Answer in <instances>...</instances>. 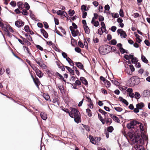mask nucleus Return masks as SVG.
<instances>
[{"instance_id":"nucleus-64","label":"nucleus","mask_w":150,"mask_h":150,"mask_svg":"<svg viewBox=\"0 0 150 150\" xmlns=\"http://www.w3.org/2000/svg\"><path fill=\"white\" fill-rule=\"evenodd\" d=\"M119 50L121 53L122 54H123L125 52V50L122 47L120 48Z\"/></svg>"},{"instance_id":"nucleus-47","label":"nucleus","mask_w":150,"mask_h":150,"mask_svg":"<svg viewBox=\"0 0 150 150\" xmlns=\"http://www.w3.org/2000/svg\"><path fill=\"white\" fill-rule=\"evenodd\" d=\"M10 4L13 7H15L16 6V2L14 1H11L10 3Z\"/></svg>"},{"instance_id":"nucleus-9","label":"nucleus","mask_w":150,"mask_h":150,"mask_svg":"<svg viewBox=\"0 0 150 150\" xmlns=\"http://www.w3.org/2000/svg\"><path fill=\"white\" fill-rule=\"evenodd\" d=\"M117 32L118 33L120 34V35L122 36L123 38H125L126 37V33L122 29H118L117 30Z\"/></svg>"},{"instance_id":"nucleus-59","label":"nucleus","mask_w":150,"mask_h":150,"mask_svg":"<svg viewBox=\"0 0 150 150\" xmlns=\"http://www.w3.org/2000/svg\"><path fill=\"white\" fill-rule=\"evenodd\" d=\"M129 68L130 69V70L132 71L131 73H132V72L134 71L135 70L134 68V66L132 65H129Z\"/></svg>"},{"instance_id":"nucleus-25","label":"nucleus","mask_w":150,"mask_h":150,"mask_svg":"<svg viewBox=\"0 0 150 150\" xmlns=\"http://www.w3.org/2000/svg\"><path fill=\"white\" fill-rule=\"evenodd\" d=\"M55 73L53 71L48 70L47 71V73L49 77H51L52 76H54Z\"/></svg>"},{"instance_id":"nucleus-43","label":"nucleus","mask_w":150,"mask_h":150,"mask_svg":"<svg viewBox=\"0 0 150 150\" xmlns=\"http://www.w3.org/2000/svg\"><path fill=\"white\" fill-rule=\"evenodd\" d=\"M84 98L87 99L86 101H88L89 103L92 102L91 98L89 97L85 96L84 97Z\"/></svg>"},{"instance_id":"nucleus-58","label":"nucleus","mask_w":150,"mask_h":150,"mask_svg":"<svg viewBox=\"0 0 150 150\" xmlns=\"http://www.w3.org/2000/svg\"><path fill=\"white\" fill-rule=\"evenodd\" d=\"M120 15L121 17H124V13L122 9H121L120 10Z\"/></svg>"},{"instance_id":"nucleus-23","label":"nucleus","mask_w":150,"mask_h":150,"mask_svg":"<svg viewBox=\"0 0 150 150\" xmlns=\"http://www.w3.org/2000/svg\"><path fill=\"white\" fill-rule=\"evenodd\" d=\"M119 99L120 100V101L122 102L123 103H124L126 105H128L129 103L127 101V100L124 99H123L122 97H119Z\"/></svg>"},{"instance_id":"nucleus-28","label":"nucleus","mask_w":150,"mask_h":150,"mask_svg":"<svg viewBox=\"0 0 150 150\" xmlns=\"http://www.w3.org/2000/svg\"><path fill=\"white\" fill-rule=\"evenodd\" d=\"M66 60L72 66H74V64L73 61L69 57H67Z\"/></svg>"},{"instance_id":"nucleus-32","label":"nucleus","mask_w":150,"mask_h":150,"mask_svg":"<svg viewBox=\"0 0 150 150\" xmlns=\"http://www.w3.org/2000/svg\"><path fill=\"white\" fill-rule=\"evenodd\" d=\"M107 132H111L114 130V128L112 126H109L107 127Z\"/></svg>"},{"instance_id":"nucleus-41","label":"nucleus","mask_w":150,"mask_h":150,"mask_svg":"<svg viewBox=\"0 0 150 150\" xmlns=\"http://www.w3.org/2000/svg\"><path fill=\"white\" fill-rule=\"evenodd\" d=\"M138 61V59L136 57H133L131 60L132 62L134 64H136Z\"/></svg>"},{"instance_id":"nucleus-45","label":"nucleus","mask_w":150,"mask_h":150,"mask_svg":"<svg viewBox=\"0 0 150 150\" xmlns=\"http://www.w3.org/2000/svg\"><path fill=\"white\" fill-rule=\"evenodd\" d=\"M58 88L62 93L63 92H64V88L63 86H58Z\"/></svg>"},{"instance_id":"nucleus-4","label":"nucleus","mask_w":150,"mask_h":150,"mask_svg":"<svg viewBox=\"0 0 150 150\" xmlns=\"http://www.w3.org/2000/svg\"><path fill=\"white\" fill-rule=\"evenodd\" d=\"M132 132H134V133L131 132H128V135L130 138L133 139H134L136 141L138 140L139 139V142H141V138H140L141 135V132H135L133 131Z\"/></svg>"},{"instance_id":"nucleus-1","label":"nucleus","mask_w":150,"mask_h":150,"mask_svg":"<svg viewBox=\"0 0 150 150\" xmlns=\"http://www.w3.org/2000/svg\"><path fill=\"white\" fill-rule=\"evenodd\" d=\"M127 127L128 129L132 130L134 129L133 132H141V123L136 120H133L130 121L127 124Z\"/></svg>"},{"instance_id":"nucleus-63","label":"nucleus","mask_w":150,"mask_h":150,"mask_svg":"<svg viewBox=\"0 0 150 150\" xmlns=\"http://www.w3.org/2000/svg\"><path fill=\"white\" fill-rule=\"evenodd\" d=\"M87 13L85 11H83V13L82 17L83 18H85L87 16Z\"/></svg>"},{"instance_id":"nucleus-21","label":"nucleus","mask_w":150,"mask_h":150,"mask_svg":"<svg viewBox=\"0 0 150 150\" xmlns=\"http://www.w3.org/2000/svg\"><path fill=\"white\" fill-rule=\"evenodd\" d=\"M37 75L39 77L41 78L42 77L43 74L42 72L39 69H38L36 71H35Z\"/></svg>"},{"instance_id":"nucleus-60","label":"nucleus","mask_w":150,"mask_h":150,"mask_svg":"<svg viewBox=\"0 0 150 150\" xmlns=\"http://www.w3.org/2000/svg\"><path fill=\"white\" fill-rule=\"evenodd\" d=\"M116 49L115 47H110V52H111L112 50L113 52H115L116 51Z\"/></svg>"},{"instance_id":"nucleus-20","label":"nucleus","mask_w":150,"mask_h":150,"mask_svg":"<svg viewBox=\"0 0 150 150\" xmlns=\"http://www.w3.org/2000/svg\"><path fill=\"white\" fill-rule=\"evenodd\" d=\"M55 75L57 77L59 78V79L62 80L63 81H65L64 79L63 76L59 74L58 72H56L55 73Z\"/></svg>"},{"instance_id":"nucleus-26","label":"nucleus","mask_w":150,"mask_h":150,"mask_svg":"<svg viewBox=\"0 0 150 150\" xmlns=\"http://www.w3.org/2000/svg\"><path fill=\"white\" fill-rule=\"evenodd\" d=\"M98 116L99 120L101 122L102 124L104 125L105 124V122L104 121V119H103L101 115L99 113H98Z\"/></svg>"},{"instance_id":"nucleus-38","label":"nucleus","mask_w":150,"mask_h":150,"mask_svg":"<svg viewBox=\"0 0 150 150\" xmlns=\"http://www.w3.org/2000/svg\"><path fill=\"white\" fill-rule=\"evenodd\" d=\"M134 97L136 99H138L140 98V94L137 92H136L134 95Z\"/></svg>"},{"instance_id":"nucleus-27","label":"nucleus","mask_w":150,"mask_h":150,"mask_svg":"<svg viewBox=\"0 0 150 150\" xmlns=\"http://www.w3.org/2000/svg\"><path fill=\"white\" fill-rule=\"evenodd\" d=\"M65 13L66 14V15H67V16H68V15H67V13L64 11H62L61 10H59L57 12V14L58 15H61V16H62L63 15V13Z\"/></svg>"},{"instance_id":"nucleus-55","label":"nucleus","mask_w":150,"mask_h":150,"mask_svg":"<svg viewBox=\"0 0 150 150\" xmlns=\"http://www.w3.org/2000/svg\"><path fill=\"white\" fill-rule=\"evenodd\" d=\"M79 46L81 48H83L84 45L80 41H79L78 43Z\"/></svg>"},{"instance_id":"nucleus-19","label":"nucleus","mask_w":150,"mask_h":150,"mask_svg":"<svg viewBox=\"0 0 150 150\" xmlns=\"http://www.w3.org/2000/svg\"><path fill=\"white\" fill-rule=\"evenodd\" d=\"M150 91L149 90H144L143 93V95L145 97H148L150 95Z\"/></svg>"},{"instance_id":"nucleus-11","label":"nucleus","mask_w":150,"mask_h":150,"mask_svg":"<svg viewBox=\"0 0 150 150\" xmlns=\"http://www.w3.org/2000/svg\"><path fill=\"white\" fill-rule=\"evenodd\" d=\"M75 64L76 66L79 68L83 69L85 72H86L85 69H83V66L80 62H75Z\"/></svg>"},{"instance_id":"nucleus-56","label":"nucleus","mask_w":150,"mask_h":150,"mask_svg":"<svg viewBox=\"0 0 150 150\" xmlns=\"http://www.w3.org/2000/svg\"><path fill=\"white\" fill-rule=\"evenodd\" d=\"M83 127L87 131H89L90 130V127L88 125H83Z\"/></svg>"},{"instance_id":"nucleus-24","label":"nucleus","mask_w":150,"mask_h":150,"mask_svg":"<svg viewBox=\"0 0 150 150\" xmlns=\"http://www.w3.org/2000/svg\"><path fill=\"white\" fill-rule=\"evenodd\" d=\"M83 28L86 33L87 34H89L90 33V29L88 26L87 25H84V26H83Z\"/></svg>"},{"instance_id":"nucleus-5","label":"nucleus","mask_w":150,"mask_h":150,"mask_svg":"<svg viewBox=\"0 0 150 150\" xmlns=\"http://www.w3.org/2000/svg\"><path fill=\"white\" fill-rule=\"evenodd\" d=\"M132 85L134 86V85L138 84L140 82V78L137 76L132 77L130 79Z\"/></svg>"},{"instance_id":"nucleus-44","label":"nucleus","mask_w":150,"mask_h":150,"mask_svg":"<svg viewBox=\"0 0 150 150\" xmlns=\"http://www.w3.org/2000/svg\"><path fill=\"white\" fill-rule=\"evenodd\" d=\"M113 117H113L112 119L114 121H115L116 122H119L120 120L118 117H117L115 116H113Z\"/></svg>"},{"instance_id":"nucleus-7","label":"nucleus","mask_w":150,"mask_h":150,"mask_svg":"<svg viewBox=\"0 0 150 150\" xmlns=\"http://www.w3.org/2000/svg\"><path fill=\"white\" fill-rule=\"evenodd\" d=\"M24 22L22 21L19 20L15 22V25L18 28H21L24 25Z\"/></svg>"},{"instance_id":"nucleus-46","label":"nucleus","mask_w":150,"mask_h":150,"mask_svg":"<svg viewBox=\"0 0 150 150\" xmlns=\"http://www.w3.org/2000/svg\"><path fill=\"white\" fill-rule=\"evenodd\" d=\"M25 36H26L27 39H28L30 41H31L32 40V38L31 36L26 34H25Z\"/></svg>"},{"instance_id":"nucleus-57","label":"nucleus","mask_w":150,"mask_h":150,"mask_svg":"<svg viewBox=\"0 0 150 150\" xmlns=\"http://www.w3.org/2000/svg\"><path fill=\"white\" fill-rule=\"evenodd\" d=\"M62 109L65 112L69 114V112L68 109L65 108L63 107H62Z\"/></svg>"},{"instance_id":"nucleus-31","label":"nucleus","mask_w":150,"mask_h":150,"mask_svg":"<svg viewBox=\"0 0 150 150\" xmlns=\"http://www.w3.org/2000/svg\"><path fill=\"white\" fill-rule=\"evenodd\" d=\"M141 59L143 62L146 63H147L148 62V60L144 56H141Z\"/></svg>"},{"instance_id":"nucleus-49","label":"nucleus","mask_w":150,"mask_h":150,"mask_svg":"<svg viewBox=\"0 0 150 150\" xmlns=\"http://www.w3.org/2000/svg\"><path fill=\"white\" fill-rule=\"evenodd\" d=\"M140 147V145L136 144L134 146V148L136 150H141V148Z\"/></svg>"},{"instance_id":"nucleus-33","label":"nucleus","mask_w":150,"mask_h":150,"mask_svg":"<svg viewBox=\"0 0 150 150\" xmlns=\"http://www.w3.org/2000/svg\"><path fill=\"white\" fill-rule=\"evenodd\" d=\"M117 43V41L115 39H113L111 40L109 42V44L110 45H115Z\"/></svg>"},{"instance_id":"nucleus-52","label":"nucleus","mask_w":150,"mask_h":150,"mask_svg":"<svg viewBox=\"0 0 150 150\" xmlns=\"http://www.w3.org/2000/svg\"><path fill=\"white\" fill-rule=\"evenodd\" d=\"M25 8L26 10H28L30 9V7L28 3L27 2H25Z\"/></svg>"},{"instance_id":"nucleus-36","label":"nucleus","mask_w":150,"mask_h":150,"mask_svg":"<svg viewBox=\"0 0 150 150\" xmlns=\"http://www.w3.org/2000/svg\"><path fill=\"white\" fill-rule=\"evenodd\" d=\"M111 81L112 83H113L116 86H119L120 84L119 82L115 80H111Z\"/></svg>"},{"instance_id":"nucleus-35","label":"nucleus","mask_w":150,"mask_h":150,"mask_svg":"<svg viewBox=\"0 0 150 150\" xmlns=\"http://www.w3.org/2000/svg\"><path fill=\"white\" fill-rule=\"evenodd\" d=\"M99 111L102 114L104 115L105 117L107 116L106 114L107 113L101 109H99Z\"/></svg>"},{"instance_id":"nucleus-54","label":"nucleus","mask_w":150,"mask_h":150,"mask_svg":"<svg viewBox=\"0 0 150 150\" xmlns=\"http://www.w3.org/2000/svg\"><path fill=\"white\" fill-rule=\"evenodd\" d=\"M75 51L78 52V53H80L81 52V49L79 47H76L75 48Z\"/></svg>"},{"instance_id":"nucleus-15","label":"nucleus","mask_w":150,"mask_h":150,"mask_svg":"<svg viewBox=\"0 0 150 150\" xmlns=\"http://www.w3.org/2000/svg\"><path fill=\"white\" fill-rule=\"evenodd\" d=\"M136 108L134 109V112L137 113L139 112V109H141V103H139L136 105Z\"/></svg>"},{"instance_id":"nucleus-22","label":"nucleus","mask_w":150,"mask_h":150,"mask_svg":"<svg viewBox=\"0 0 150 150\" xmlns=\"http://www.w3.org/2000/svg\"><path fill=\"white\" fill-rule=\"evenodd\" d=\"M52 102L54 103L55 104V105H59V99L56 97L53 98Z\"/></svg>"},{"instance_id":"nucleus-40","label":"nucleus","mask_w":150,"mask_h":150,"mask_svg":"<svg viewBox=\"0 0 150 150\" xmlns=\"http://www.w3.org/2000/svg\"><path fill=\"white\" fill-rule=\"evenodd\" d=\"M26 10V9H23L21 13L24 15L27 16L28 15V13Z\"/></svg>"},{"instance_id":"nucleus-61","label":"nucleus","mask_w":150,"mask_h":150,"mask_svg":"<svg viewBox=\"0 0 150 150\" xmlns=\"http://www.w3.org/2000/svg\"><path fill=\"white\" fill-rule=\"evenodd\" d=\"M36 47L39 50H40L41 51H43V49L42 47L40 46L39 45H35Z\"/></svg>"},{"instance_id":"nucleus-8","label":"nucleus","mask_w":150,"mask_h":150,"mask_svg":"<svg viewBox=\"0 0 150 150\" xmlns=\"http://www.w3.org/2000/svg\"><path fill=\"white\" fill-rule=\"evenodd\" d=\"M104 120L105 122V123L106 124L108 125H110L112 121V119L108 117L107 116L105 117Z\"/></svg>"},{"instance_id":"nucleus-51","label":"nucleus","mask_w":150,"mask_h":150,"mask_svg":"<svg viewBox=\"0 0 150 150\" xmlns=\"http://www.w3.org/2000/svg\"><path fill=\"white\" fill-rule=\"evenodd\" d=\"M98 33L100 35H101L103 33V30L102 28H100L98 30Z\"/></svg>"},{"instance_id":"nucleus-14","label":"nucleus","mask_w":150,"mask_h":150,"mask_svg":"<svg viewBox=\"0 0 150 150\" xmlns=\"http://www.w3.org/2000/svg\"><path fill=\"white\" fill-rule=\"evenodd\" d=\"M41 118L44 120H46L47 118V115L46 113L42 112L40 114Z\"/></svg>"},{"instance_id":"nucleus-13","label":"nucleus","mask_w":150,"mask_h":150,"mask_svg":"<svg viewBox=\"0 0 150 150\" xmlns=\"http://www.w3.org/2000/svg\"><path fill=\"white\" fill-rule=\"evenodd\" d=\"M40 31L41 32L43 36L45 38H48V35L47 32L44 29L42 28L41 29Z\"/></svg>"},{"instance_id":"nucleus-16","label":"nucleus","mask_w":150,"mask_h":150,"mask_svg":"<svg viewBox=\"0 0 150 150\" xmlns=\"http://www.w3.org/2000/svg\"><path fill=\"white\" fill-rule=\"evenodd\" d=\"M35 60L40 67H42V64L41 63L42 61V59L41 57L35 59Z\"/></svg>"},{"instance_id":"nucleus-18","label":"nucleus","mask_w":150,"mask_h":150,"mask_svg":"<svg viewBox=\"0 0 150 150\" xmlns=\"http://www.w3.org/2000/svg\"><path fill=\"white\" fill-rule=\"evenodd\" d=\"M43 96L44 98L47 100H49L50 101H51L50 99V96L47 93H44L43 94Z\"/></svg>"},{"instance_id":"nucleus-39","label":"nucleus","mask_w":150,"mask_h":150,"mask_svg":"<svg viewBox=\"0 0 150 150\" xmlns=\"http://www.w3.org/2000/svg\"><path fill=\"white\" fill-rule=\"evenodd\" d=\"M114 108L117 111H118V112H121L122 110V108H121V107H114Z\"/></svg>"},{"instance_id":"nucleus-6","label":"nucleus","mask_w":150,"mask_h":150,"mask_svg":"<svg viewBox=\"0 0 150 150\" xmlns=\"http://www.w3.org/2000/svg\"><path fill=\"white\" fill-rule=\"evenodd\" d=\"M30 74L31 77L33 79V81L34 82L35 85L37 87L38 89H39V86L40 83V82L39 81V79L35 76V77L34 78L32 73L31 72L30 73Z\"/></svg>"},{"instance_id":"nucleus-42","label":"nucleus","mask_w":150,"mask_h":150,"mask_svg":"<svg viewBox=\"0 0 150 150\" xmlns=\"http://www.w3.org/2000/svg\"><path fill=\"white\" fill-rule=\"evenodd\" d=\"M105 84H106V87H109L110 85H111V83L109 81H108V80L106 81L104 83Z\"/></svg>"},{"instance_id":"nucleus-50","label":"nucleus","mask_w":150,"mask_h":150,"mask_svg":"<svg viewBox=\"0 0 150 150\" xmlns=\"http://www.w3.org/2000/svg\"><path fill=\"white\" fill-rule=\"evenodd\" d=\"M71 33L72 35L74 37H75L77 35V34L76 33V32L75 31V30H74L73 31H72Z\"/></svg>"},{"instance_id":"nucleus-2","label":"nucleus","mask_w":150,"mask_h":150,"mask_svg":"<svg viewBox=\"0 0 150 150\" xmlns=\"http://www.w3.org/2000/svg\"><path fill=\"white\" fill-rule=\"evenodd\" d=\"M71 112L69 114L70 116L74 118L75 121L78 123L81 119L80 114L76 109L74 108H71Z\"/></svg>"},{"instance_id":"nucleus-37","label":"nucleus","mask_w":150,"mask_h":150,"mask_svg":"<svg viewBox=\"0 0 150 150\" xmlns=\"http://www.w3.org/2000/svg\"><path fill=\"white\" fill-rule=\"evenodd\" d=\"M73 69L74 71H75L77 74L79 76L80 75V73L79 71L77 70V68L75 67H73Z\"/></svg>"},{"instance_id":"nucleus-29","label":"nucleus","mask_w":150,"mask_h":150,"mask_svg":"<svg viewBox=\"0 0 150 150\" xmlns=\"http://www.w3.org/2000/svg\"><path fill=\"white\" fill-rule=\"evenodd\" d=\"M135 37H136V42L140 43L141 42V39L140 38V36L138 34H136L135 35Z\"/></svg>"},{"instance_id":"nucleus-3","label":"nucleus","mask_w":150,"mask_h":150,"mask_svg":"<svg viewBox=\"0 0 150 150\" xmlns=\"http://www.w3.org/2000/svg\"><path fill=\"white\" fill-rule=\"evenodd\" d=\"M110 46L108 45H104L100 46L99 48V51L100 54L105 55L110 52Z\"/></svg>"},{"instance_id":"nucleus-53","label":"nucleus","mask_w":150,"mask_h":150,"mask_svg":"<svg viewBox=\"0 0 150 150\" xmlns=\"http://www.w3.org/2000/svg\"><path fill=\"white\" fill-rule=\"evenodd\" d=\"M89 109H92L93 108V102L89 103L88 105Z\"/></svg>"},{"instance_id":"nucleus-62","label":"nucleus","mask_w":150,"mask_h":150,"mask_svg":"<svg viewBox=\"0 0 150 150\" xmlns=\"http://www.w3.org/2000/svg\"><path fill=\"white\" fill-rule=\"evenodd\" d=\"M9 26H8L6 25V26H4V27H3V28L4 29V30L5 31L7 32L8 31V28Z\"/></svg>"},{"instance_id":"nucleus-48","label":"nucleus","mask_w":150,"mask_h":150,"mask_svg":"<svg viewBox=\"0 0 150 150\" xmlns=\"http://www.w3.org/2000/svg\"><path fill=\"white\" fill-rule=\"evenodd\" d=\"M81 9L82 11L84 10V11H87L86 10V6L84 5H82L81 7Z\"/></svg>"},{"instance_id":"nucleus-34","label":"nucleus","mask_w":150,"mask_h":150,"mask_svg":"<svg viewBox=\"0 0 150 150\" xmlns=\"http://www.w3.org/2000/svg\"><path fill=\"white\" fill-rule=\"evenodd\" d=\"M68 13L69 16H72L74 14L75 12L74 10L70 9L68 11Z\"/></svg>"},{"instance_id":"nucleus-10","label":"nucleus","mask_w":150,"mask_h":150,"mask_svg":"<svg viewBox=\"0 0 150 150\" xmlns=\"http://www.w3.org/2000/svg\"><path fill=\"white\" fill-rule=\"evenodd\" d=\"M17 6L18 8L21 10L25 6V4H24L22 1H19L17 3Z\"/></svg>"},{"instance_id":"nucleus-12","label":"nucleus","mask_w":150,"mask_h":150,"mask_svg":"<svg viewBox=\"0 0 150 150\" xmlns=\"http://www.w3.org/2000/svg\"><path fill=\"white\" fill-rule=\"evenodd\" d=\"M141 143L142 142V141H143V142H147V140L148 139V138L146 135L144 134H142L141 133Z\"/></svg>"},{"instance_id":"nucleus-17","label":"nucleus","mask_w":150,"mask_h":150,"mask_svg":"<svg viewBox=\"0 0 150 150\" xmlns=\"http://www.w3.org/2000/svg\"><path fill=\"white\" fill-rule=\"evenodd\" d=\"M89 138L90 140V142L93 144H96V143L95 138H94L91 135H90L89 136Z\"/></svg>"},{"instance_id":"nucleus-30","label":"nucleus","mask_w":150,"mask_h":150,"mask_svg":"<svg viewBox=\"0 0 150 150\" xmlns=\"http://www.w3.org/2000/svg\"><path fill=\"white\" fill-rule=\"evenodd\" d=\"M86 112L87 113V115L89 117L92 116V114L91 110L89 108H87L86 109Z\"/></svg>"}]
</instances>
